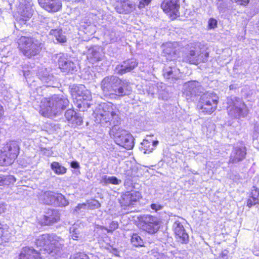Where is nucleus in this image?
Wrapping results in <instances>:
<instances>
[{
    "mask_svg": "<svg viewBox=\"0 0 259 259\" xmlns=\"http://www.w3.org/2000/svg\"><path fill=\"white\" fill-rule=\"evenodd\" d=\"M95 121L101 126H113L110 131V137L115 142L126 149L134 147V138L127 131L120 128V117L116 105L111 102L102 103L99 105L94 112Z\"/></svg>",
    "mask_w": 259,
    "mask_h": 259,
    "instance_id": "1",
    "label": "nucleus"
},
{
    "mask_svg": "<svg viewBox=\"0 0 259 259\" xmlns=\"http://www.w3.org/2000/svg\"><path fill=\"white\" fill-rule=\"evenodd\" d=\"M100 87L103 95L110 99H118L128 95L132 90L128 81L113 75L104 77L101 82Z\"/></svg>",
    "mask_w": 259,
    "mask_h": 259,
    "instance_id": "2",
    "label": "nucleus"
},
{
    "mask_svg": "<svg viewBox=\"0 0 259 259\" xmlns=\"http://www.w3.org/2000/svg\"><path fill=\"white\" fill-rule=\"evenodd\" d=\"M64 240L55 234H45L37 236L35 241V245L40 247L38 252H47L55 258L60 257L62 253Z\"/></svg>",
    "mask_w": 259,
    "mask_h": 259,
    "instance_id": "3",
    "label": "nucleus"
},
{
    "mask_svg": "<svg viewBox=\"0 0 259 259\" xmlns=\"http://www.w3.org/2000/svg\"><path fill=\"white\" fill-rule=\"evenodd\" d=\"M67 99L58 95L41 99L39 113L43 116L52 118L60 114L68 105Z\"/></svg>",
    "mask_w": 259,
    "mask_h": 259,
    "instance_id": "4",
    "label": "nucleus"
},
{
    "mask_svg": "<svg viewBox=\"0 0 259 259\" xmlns=\"http://www.w3.org/2000/svg\"><path fill=\"white\" fill-rule=\"evenodd\" d=\"M18 44L23 54L28 58L38 54L42 47V44L39 40L26 36H21Z\"/></svg>",
    "mask_w": 259,
    "mask_h": 259,
    "instance_id": "5",
    "label": "nucleus"
},
{
    "mask_svg": "<svg viewBox=\"0 0 259 259\" xmlns=\"http://www.w3.org/2000/svg\"><path fill=\"white\" fill-rule=\"evenodd\" d=\"M227 104L228 113L231 118L236 119L244 118L248 113L246 105L238 98H228Z\"/></svg>",
    "mask_w": 259,
    "mask_h": 259,
    "instance_id": "6",
    "label": "nucleus"
},
{
    "mask_svg": "<svg viewBox=\"0 0 259 259\" xmlns=\"http://www.w3.org/2000/svg\"><path fill=\"white\" fill-rule=\"evenodd\" d=\"M219 98L212 92H207L201 96L198 107L204 114H210L217 109Z\"/></svg>",
    "mask_w": 259,
    "mask_h": 259,
    "instance_id": "7",
    "label": "nucleus"
},
{
    "mask_svg": "<svg viewBox=\"0 0 259 259\" xmlns=\"http://www.w3.org/2000/svg\"><path fill=\"white\" fill-rule=\"evenodd\" d=\"M208 56V54L207 52L193 48H191L185 53L183 60L190 64L197 65L201 62H205L207 60Z\"/></svg>",
    "mask_w": 259,
    "mask_h": 259,
    "instance_id": "8",
    "label": "nucleus"
},
{
    "mask_svg": "<svg viewBox=\"0 0 259 259\" xmlns=\"http://www.w3.org/2000/svg\"><path fill=\"white\" fill-rule=\"evenodd\" d=\"M75 90V99L79 108L82 107H88L90 106L88 103L92 99L91 92L85 89L83 85H80Z\"/></svg>",
    "mask_w": 259,
    "mask_h": 259,
    "instance_id": "9",
    "label": "nucleus"
},
{
    "mask_svg": "<svg viewBox=\"0 0 259 259\" xmlns=\"http://www.w3.org/2000/svg\"><path fill=\"white\" fill-rule=\"evenodd\" d=\"M202 88L200 83L196 81H191L183 85V94L187 100L196 96L202 92Z\"/></svg>",
    "mask_w": 259,
    "mask_h": 259,
    "instance_id": "10",
    "label": "nucleus"
},
{
    "mask_svg": "<svg viewBox=\"0 0 259 259\" xmlns=\"http://www.w3.org/2000/svg\"><path fill=\"white\" fill-rule=\"evenodd\" d=\"M178 3L179 0H163L161 7L163 11L173 19L179 15L180 5Z\"/></svg>",
    "mask_w": 259,
    "mask_h": 259,
    "instance_id": "11",
    "label": "nucleus"
},
{
    "mask_svg": "<svg viewBox=\"0 0 259 259\" xmlns=\"http://www.w3.org/2000/svg\"><path fill=\"white\" fill-rule=\"evenodd\" d=\"M163 56L168 60H175L178 56L180 47L177 42H166L161 46Z\"/></svg>",
    "mask_w": 259,
    "mask_h": 259,
    "instance_id": "12",
    "label": "nucleus"
},
{
    "mask_svg": "<svg viewBox=\"0 0 259 259\" xmlns=\"http://www.w3.org/2000/svg\"><path fill=\"white\" fill-rule=\"evenodd\" d=\"M144 229L149 234H154L159 230L160 226L159 220L152 215H147L144 220Z\"/></svg>",
    "mask_w": 259,
    "mask_h": 259,
    "instance_id": "13",
    "label": "nucleus"
},
{
    "mask_svg": "<svg viewBox=\"0 0 259 259\" xmlns=\"http://www.w3.org/2000/svg\"><path fill=\"white\" fill-rule=\"evenodd\" d=\"M60 220V213L57 209H49L45 214L40 219L39 222L43 225H51Z\"/></svg>",
    "mask_w": 259,
    "mask_h": 259,
    "instance_id": "14",
    "label": "nucleus"
},
{
    "mask_svg": "<svg viewBox=\"0 0 259 259\" xmlns=\"http://www.w3.org/2000/svg\"><path fill=\"white\" fill-rule=\"evenodd\" d=\"M60 69L63 72L69 73L76 71V67L71 58H68L64 55L60 56L58 60Z\"/></svg>",
    "mask_w": 259,
    "mask_h": 259,
    "instance_id": "15",
    "label": "nucleus"
},
{
    "mask_svg": "<svg viewBox=\"0 0 259 259\" xmlns=\"http://www.w3.org/2000/svg\"><path fill=\"white\" fill-rule=\"evenodd\" d=\"M173 228L178 241L182 243H187L189 236L185 231L183 223L179 220L176 221L173 225Z\"/></svg>",
    "mask_w": 259,
    "mask_h": 259,
    "instance_id": "16",
    "label": "nucleus"
},
{
    "mask_svg": "<svg viewBox=\"0 0 259 259\" xmlns=\"http://www.w3.org/2000/svg\"><path fill=\"white\" fill-rule=\"evenodd\" d=\"M245 147L240 144L235 146L230 155V162L232 163H237L242 161L246 155Z\"/></svg>",
    "mask_w": 259,
    "mask_h": 259,
    "instance_id": "17",
    "label": "nucleus"
},
{
    "mask_svg": "<svg viewBox=\"0 0 259 259\" xmlns=\"http://www.w3.org/2000/svg\"><path fill=\"white\" fill-rule=\"evenodd\" d=\"M2 150L8 154L9 158L14 161L19 152V144L17 141H10L3 148Z\"/></svg>",
    "mask_w": 259,
    "mask_h": 259,
    "instance_id": "18",
    "label": "nucleus"
},
{
    "mask_svg": "<svg viewBox=\"0 0 259 259\" xmlns=\"http://www.w3.org/2000/svg\"><path fill=\"white\" fill-rule=\"evenodd\" d=\"M41 7L48 12H56L62 8L61 0H38Z\"/></svg>",
    "mask_w": 259,
    "mask_h": 259,
    "instance_id": "19",
    "label": "nucleus"
},
{
    "mask_svg": "<svg viewBox=\"0 0 259 259\" xmlns=\"http://www.w3.org/2000/svg\"><path fill=\"white\" fill-rule=\"evenodd\" d=\"M137 65L138 62L135 59L128 60L124 61L121 64L117 65L115 71L119 74H123L134 69Z\"/></svg>",
    "mask_w": 259,
    "mask_h": 259,
    "instance_id": "20",
    "label": "nucleus"
},
{
    "mask_svg": "<svg viewBox=\"0 0 259 259\" xmlns=\"http://www.w3.org/2000/svg\"><path fill=\"white\" fill-rule=\"evenodd\" d=\"M41 253L29 247H23L18 259H41Z\"/></svg>",
    "mask_w": 259,
    "mask_h": 259,
    "instance_id": "21",
    "label": "nucleus"
},
{
    "mask_svg": "<svg viewBox=\"0 0 259 259\" xmlns=\"http://www.w3.org/2000/svg\"><path fill=\"white\" fill-rule=\"evenodd\" d=\"M141 197L139 192L127 193L123 195L120 203L122 206H130L133 205Z\"/></svg>",
    "mask_w": 259,
    "mask_h": 259,
    "instance_id": "22",
    "label": "nucleus"
},
{
    "mask_svg": "<svg viewBox=\"0 0 259 259\" xmlns=\"http://www.w3.org/2000/svg\"><path fill=\"white\" fill-rule=\"evenodd\" d=\"M65 116L68 122L72 124V126L75 127L82 124V117L73 110H67L65 112Z\"/></svg>",
    "mask_w": 259,
    "mask_h": 259,
    "instance_id": "23",
    "label": "nucleus"
},
{
    "mask_svg": "<svg viewBox=\"0 0 259 259\" xmlns=\"http://www.w3.org/2000/svg\"><path fill=\"white\" fill-rule=\"evenodd\" d=\"M158 143V141H153L151 139V137H149V139L144 140L141 143V149L145 154L150 153L153 150L154 148L156 147Z\"/></svg>",
    "mask_w": 259,
    "mask_h": 259,
    "instance_id": "24",
    "label": "nucleus"
},
{
    "mask_svg": "<svg viewBox=\"0 0 259 259\" xmlns=\"http://www.w3.org/2000/svg\"><path fill=\"white\" fill-rule=\"evenodd\" d=\"M20 15L19 20L25 23L33 15V10L30 5H27L24 8H20L18 11Z\"/></svg>",
    "mask_w": 259,
    "mask_h": 259,
    "instance_id": "25",
    "label": "nucleus"
},
{
    "mask_svg": "<svg viewBox=\"0 0 259 259\" xmlns=\"http://www.w3.org/2000/svg\"><path fill=\"white\" fill-rule=\"evenodd\" d=\"M259 201V190L255 187H253L251 189V191L249 195V197L247 201V206L250 207L256 204H257Z\"/></svg>",
    "mask_w": 259,
    "mask_h": 259,
    "instance_id": "26",
    "label": "nucleus"
},
{
    "mask_svg": "<svg viewBox=\"0 0 259 259\" xmlns=\"http://www.w3.org/2000/svg\"><path fill=\"white\" fill-rule=\"evenodd\" d=\"M56 193L47 191L40 196V199L45 204L54 205Z\"/></svg>",
    "mask_w": 259,
    "mask_h": 259,
    "instance_id": "27",
    "label": "nucleus"
},
{
    "mask_svg": "<svg viewBox=\"0 0 259 259\" xmlns=\"http://www.w3.org/2000/svg\"><path fill=\"white\" fill-rule=\"evenodd\" d=\"M100 48L97 47L89 49L88 58L93 60L94 62L101 60L102 55L99 52Z\"/></svg>",
    "mask_w": 259,
    "mask_h": 259,
    "instance_id": "28",
    "label": "nucleus"
},
{
    "mask_svg": "<svg viewBox=\"0 0 259 259\" xmlns=\"http://www.w3.org/2000/svg\"><path fill=\"white\" fill-rule=\"evenodd\" d=\"M45 72L41 73V72H39L38 75L39 76L41 80L44 83H46L47 86H53V83H52V81L53 80L54 77L52 75H50L48 74L47 72V69H45Z\"/></svg>",
    "mask_w": 259,
    "mask_h": 259,
    "instance_id": "29",
    "label": "nucleus"
},
{
    "mask_svg": "<svg viewBox=\"0 0 259 259\" xmlns=\"http://www.w3.org/2000/svg\"><path fill=\"white\" fill-rule=\"evenodd\" d=\"M122 9L117 8V11L120 13H129L134 9V5L129 1H123L121 3Z\"/></svg>",
    "mask_w": 259,
    "mask_h": 259,
    "instance_id": "30",
    "label": "nucleus"
},
{
    "mask_svg": "<svg viewBox=\"0 0 259 259\" xmlns=\"http://www.w3.org/2000/svg\"><path fill=\"white\" fill-rule=\"evenodd\" d=\"M101 182L105 185L109 184L119 185L121 183V181L118 179L116 177L114 176L109 177L106 175L102 177Z\"/></svg>",
    "mask_w": 259,
    "mask_h": 259,
    "instance_id": "31",
    "label": "nucleus"
},
{
    "mask_svg": "<svg viewBox=\"0 0 259 259\" xmlns=\"http://www.w3.org/2000/svg\"><path fill=\"white\" fill-rule=\"evenodd\" d=\"M50 34L54 36L58 42L64 43L66 41V38L61 29H52Z\"/></svg>",
    "mask_w": 259,
    "mask_h": 259,
    "instance_id": "32",
    "label": "nucleus"
},
{
    "mask_svg": "<svg viewBox=\"0 0 259 259\" xmlns=\"http://www.w3.org/2000/svg\"><path fill=\"white\" fill-rule=\"evenodd\" d=\"M69 204L68 201L65 197L60 193L56 194L54 206H66Z\"/></svg>",
    "mask_w": 259,
    "mask_h": 259,
    "instance_id": "33",
    "label": "nucleus"
},
{
    "mask_svg": "<svg viewBox=\"0 0 259 259\" xmlns=\"http://www.w3.org/2000/svg\"><path fill=\"white\" fill-rule=\"evenodd\" d=\"M51 167L57 175H63L66 172V168L57 162H53L51 165Z\"/></svg>",
    "mask_w": 259,
    "mask_h": 259,
    "instance_id": "34",
    "label": "nucleus"
},
{
    "mask_svg": "<svg viewBox=\"0 0 259 259\" xmlns=\"http://www.w3.org/2000/svg\"><path fill=\"white\" fill-rule=\"evenodd\" d=\"M70 236L73 240H77L79 237L80 229L77 224H74L70 227Z\"/></svg>",
    "mask_w": 259,
    "mask_h": 259,
    "instance_id": "35",
    "label": "nucleus"
},
{
    "mask_svg": "<svg viewBox=\"0 0 259 259\" xmlns=\"http://www.w3.org/2000/svg\"><path fill=\"white\" fill-rule=\"evenodd\" d=\"M13 162L7 153L4 152L3 150H0V165H10Z\"/></svg>",
    "mask_w": 259,
    "mask_h": 259,
    "instance_id": "36",
    "label": "nucleus"
},
{
    "mask_svg": "<svg viewBox=\"0 0 259 259\" xmlns=\"http://www.w3.org/2000/svg\"><path fill=\"white\" fill-rule=\"evenodd\" d=\"M131 242L135 246H142L143 241L140 236L137 234H134L131 238Z\"/></svg>",
    "mask_w": 259,
    "mask_h": 259,
    "instance_id": "37",
    "label": "nucleus"
},
{
    "mask_svg": "<svg viewBox=\"0 0 259 259\" xmlns=\"http://www.w3.org/2000/svg\"><path fill=\"white\" fill-rule=\"evenodd\" d=\"M176 73H174V71L172 69V68H170L168 70H165L163 75L164 77H165L167 79H170V78H174V79H178L180 77L179 73L177 75L176 73V69H175Z\"/></svg>",
    "mask_w": 259,
    "mask_h": 259,
    "instance_id": "38",
    "label": "nucleus"
},
{
    "mask_svg": "<svg viewBox=\"0 0 259 259\" xmlns=\"http://www.w3.org/2000/svg\"><path fill=\"white\" fill-rule=\"evenodd\" d=\"M88 209H95L100 207V204L96 200H91L87 202Z\"/></svg>",
    "mask_w": 259,
    "mask_h": 259,
    "instance_id": "39",
    "label": "nucleus"
},
{
    "mask_svg": "<svg viewBox=\"0 0 259 259\" xmlns=\"http://www.w3.org/2000/svg\"><path fill=\"white\" fill-rule=\"evenodd\" d=\"M69 259H89V258L84 253H77L71 255Z\"/></svg>",
    "mask_w": 259,
    "mask_h": 259,
    "instance_id": "40",
    "label": "nucleus"
},
{
    "mask_svg": "<svg viewBox=\"0 0 259 259\" xmlns=\"http://www.w3.org/2000/svg\"><path fill=\"white\" fill-rule=\"evenodd\" d=\"M88 209V204L87 203L79 204L75 208L74 211H76L77 213L83 212L84 210Z\"/></svg>",
    "mask_w": 259,
    "mask_h": 259,
    "instance_id": "41",
    "label": "nucleus"
},
{
    "mask_svg": "<svg viewBox=\"0 0 259 259\" xmlns=\"http://www.w3.org/2000/svg\"><path fill=\"white\" fill-rule=\"evenodd\" d=\"M118 227V223L116 221H112L110 224L109 228L106 229L108 232H112L113 231L117 229Z\"/></svg>",
    "mask_w": 259,
    "mask_h": 259,
    "instance_id": "42",
    "label": "nucleus"
},
{
    "mask_svg": "<svg viewBox=\"0 0 259 259\" xmlns=\"http://www.w3.org/2000/svg\"><path fill=\"white\" fill-rule=\"evenodd\" d=\"M151 208L155 211H157L158 210H161L163 206L161 204H160L159 203H153L151 204L150 205Z\"/></svg>",
    "mask_w": 259,
    "mask_h": 259,
    "instance_id": "43",
    "label": "nucleus"
},
{
    "mask_svg": "<svg viewBox=\"0 0 259 259\" xmlns=\"http://www.w3.org/2000/svg\"><path fill=\"white\" fill-rule=\"evenodd\" d=\"M7 231H4V230L0 227V241L3 242V241H6L8 238L5 236V232Z\"/></svg>",
    "mask_w": 259,
    "mask_h": 259,
    "instance_id": "44",
    "label": "nucleus"
},
{
    "mask_svg": "<svg viewBox=\"0 0 259 259\" xmlns=\"http://www.w3.org/2000/svg\"><path fill=\"white\" fill-rule=\"evenodd\" d=\"M151 1V0H141L140 1L139 8L140 9L144 8L145 6L148 5Z\"/></svg>",
    "mask_w": 259,
    "mask_h": 259,
    "instance_id": "45",
    "label": "nucleus"
},
{
    "mask_svg": "<svg viewBox=\"0 0 259 259\" xmlns=\"http://www.w3.org/2000/svg\"><path fill=\"white\" fill-rule=\"evenodd\" d=\"M217 24V21L215 19L211 18L209 20L208 25L210 28H214Z\"/></svg>",
    "mask_w": 259,
    "mask_h": 259,
    "instance_id": "46",
    "label": "nucleus"
},
{
    "mask_svg": "<svg viewBox=\"0 0 259 259\" xmlns=\"http://www.w3.org/2000/svg\"><path fill=\"white\" fill-rule=\"evenodd\" d=\"M231 1L237 3L238 4H239L240 5L246 6L249 3L250 0H231Z\"/></svg>",
    "mask_w": 259,
    "mask_h": 259,
    "instance_id": "47",
    "label": "nucleus"
},
{
    "mask_svg": "<svg viewBox=\"0 0 259 259\" xmlns=\"http://www.w3.org/2000/svg\"><path fill=\"white\" fill-rule=\"evenodd\" d=\"M229 251L227 250H224L222 251L220 256L221 259H228Z\"/></svg>",
    "mask_w": 259,
    "mask_h": 259,
    "instance_id": "48",
    "label": "nucleus"
},
{
    "mask_svg": "<svg viewBox=\"0 0 259 259\" xmlns=\"http://www.w3.org/2000/svg\"><path fill=\"white\" fill-rule=\"evenodd\" d=\"M6 210V205L4 203L0 202V214L5 212Z\"/></svg>",
    "mask_w": 259,
    "mask_h": 259,
    "instance_id": "49",
    "label": "nucleus"
},
{
    "mask_svg": "<svg viewBox=\"0 0 259 259\" xmlns=\"http://www.w3.org/2000/svg\"><path fill=\"white\" fill-rule=\"evenodd\" d=\"M71 166L73 168H78L79 167V165L77 161H74L71 162Z\"/></svg>",
    "mask_w": 259,
    "mask_h": 259,
    "instance_id": "50",
    "label": "nucleus"
},
{
    "mask_svg": "<svg viewBox=\"0 0 259 259\" xmlns=\"http://www.w3.org/2000/svg\"><path fill=\"white\" fill-rule=\"evenodd\" d=\"M23 71L24 76L25 77L26 79H27L29 78L28 76L30 73V71H27L24 69Z\"/></svg>",
    "mask_w": 259,
    "mask_h": 259,
    "instance_id": "51",
    "label": "nucleus"
},
{
    "mask_svg": "<svg viewBox=\"0 0 259 259\" xmlns=\"http://www.w3.org/2000/svg\"><path fill=\"white\" fill-rule=\"evenodd\" d=\"M4 114L3 108L2 106L0 104V120L1 119Z\"/></svg>",
    "mask_w": 259,
    "mask_h": 259,
    "instance_id": "52",
    "label": "nucleus"
},
{
    "mask_svg": "<svg viewBox=\"0 0 259 259\" xmlns=\"http://www.w3.org/2000/svg\"><path fill=\"white\" fill-rule=\"evenodd\" d=\"M3 184V179L2 177H0V185Z\"/></svg>",
    "mask_w": 259,
    "mask_h": 259,
    "instance_id": "53",
    "label": "nucleus"
},
{
    "mask_svg": "<svg viewBox=\"0 0 259 259\" xmlns=\"http://www.w3.org/2000/svg\"><path fill=\"white\" fill-rule=\"evenodd\" d=\"M220 1H221V0H218V3H217L218 7L219 8H221V3H220Z\"/></svg>",
    "mask_w": 259,
    "mask_h": 259,
    "instance_id": "54",
    "label": "nucleus"
},
{
    "mask_svg": "<svg viewBox=\"0 0 259 259\" xmlns=\"http://www.w3.org/2000/svg\"><path fill=\"white\" fill-rule=\"evenodd\" d=\"M116 40H117V38H115V39H114V38H112V39H111V41H112V42L116 41Z\"/></svg>",
    "mask_w": 259,
    "mask_h": 259,
    "instance_id": "55",
    "label": "nucleus"
},
{
    "mask_svg": "<svg viewBox=\"0 0 259 259\" xmlns=\"http://www.w3.org/2000/svg\"><path fill=\"white\" fill-rule=\"evenodd\" d=\"M256 25H257V27L258 28V29L259 30V19H258V21L256 24Z\"/></svg>",
    "mask_w": 259,
    "mask_h": 259,
    "instance_id": "56",
    "label": "nucleus"
},
{
    "mask_svg": "<svg viewBox=\"0 0 259 259\" xmlns=\"http://www.w3.org/2000/svg\"><path fill=\"white\" fill-rule=\"evenodd\" d=\"M253 144H254V145H255V144H256V141H254V142H253Z\"/></svg>",
    "mask_w": 259,
    "mask_h": 259,
    "instance_id": "57",
    "label": "nucleus"
},
{
    "mask_svg": "<svg viewBox=\"0 0 259 259\" xmlns=\"http://www.w3.org/2000/svg\"><path fill=\"white\" fill-rule=\"evenodd\" d=\"M259 149V146L257 147Z\"/></svg>",
    "mask_w": 259,
    "mask_h": 259,
    "instance_id": "58",
    "label": "nucleus"
}]
</instances>
